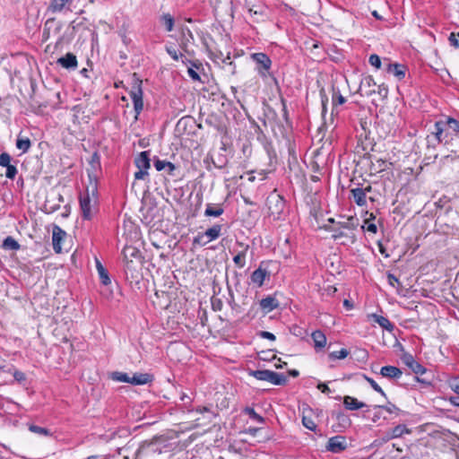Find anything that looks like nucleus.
I'll list each match as a JSON object with an SVG mask.
<instances>
[{
    "instance_id": "nucleus-18",
    "label": "nucleus",
    "mask_w": 459,
    "mask_h": 459,
    "mask_svg": "<svg viewBox=\"0 0 459 459\" xmlns=\"http://www.w3.org/2000/svg\"><path fill=\"white\" fill-rule=\"evenodd\" d=\"M152 376L147 373H136L130 377V384L132 385H145L152 382Z\"/></svg>"
},
{
    "instance_id": "nucleus-7",
    "label": "nucleus",
    "mask_w": 459,
    "mask_h": 459,
    "mask_svg": "<svg viewBox=\"0 0 459 459\" xmlns=\"http://www.w3.org/2000/svg\"><path fill=\"white\" fill-rule=\"evenodd\" d=\"M347 448L346 438L342 436H335L329 438L326 449L332 453H340Z\"/></svg>"
},
{
    "instance_id": "nucleus-47",
    "label": "nucleus",
    "mask_w": 459,
    "mask_h": 459,
    "mask_svg": "<svg viewBox=\"0 0 459 459\" xmlns=\"http://www.w3.org/2000/svg\"><path fill=\"white\" fill-rule=\"evenodd\" d=\"M194 243H196V244H199V245L204 246V245L208 244L209 242H208V241H207V239L204 238V233H203V234H199L198 236H196V237L194 238Z\"/></svg>"
},
{
    "instance_id": "nucleus-4",
    "label": "nucleus",
    "mask_w": 459,
    "mask_h": 459,
    "mask_svg": "<svg viewBox=\"0 0 459 459\" xmlns=\"http://www.w3.org/2000/svg\"><path fill=\"white\" fill-rule=\"evenodd\" d=\"M130 97L134 102V109L136 113L135 118H137V116L143 108L142 81L138 78H134Z\"/></svg>"
},
{
    "instance_id": "nucleus-20",
    "label": "nucleus",
    "mask_w": 459,
    "mask_h": 459,
    "mask_svg": "<svg viewBox=\"0 0 459 459\" xmlns=\"http://www.w3.org/2000/svg\"><path fill=\"white\" fill-rule=\"evenodd\" d=\"M449 387L455 393L456 395L451 396L449 401L455 406H459V377L451 379L448 382Z\"/></svg>"
},
{
    "instance_id": "nucleus-36",
    "label": "nucleus",
    "mask_w": 459,
    "mask_h": 459,
    "mask_svg": "<svg viewBox=\"0 0 459 459\" xmlns=\"http://www.w3.org/2000/svg\"><path fill=\"white\" fill-rule=\"evenodd\" d=\"M349 355V351L346 349H342L338 351H333L329 354L331 359H342Z\"/></svg>"
},
{
    "instance_id": "nucleus-46",
    "label": "nucleus",
    "mask_w": 459,
    "mask_h": 459,
    "mask_svg": "<svg viewBox=\"0 0 459 459\" xmlns=\"http://www.w3.org/2000/svg\"><path fill=\"white\" fill-rule=\"evenodd\" d=\"M187 73L188 75L192 78V80L201 82L200 75L193 67H189Z\"/></svg>"
},
{
    "instance_id": "nucleus-16",
    "label": "nucleus",
    "mask_w": 459,
    "mask_h": 459,
    "mask_svg": "<svg viewBox=\"0 0 459 459\" xmlns=\"http://www.w3.org/2000/svg\"><path fill=\"white\" fill-rule=\"evenodd\" d=\"M343 404L346 409L351 411L359 410L366 406L364 403L359 402L356 398L349 395L343 397Z\"/></svg>"
},
{
    "instance_id": "nucleus-43",
    "label": "nucleus",
    "mask_w": 459,
    "mask_h": 459,
    "mask_svg": "<svg viewBox=\"0 0 459 459\" xmlns=\"http://www.w3.org/2000/svg\"><path fill=\"white\" fill-rule=\"evenodd\" d=\"M17 174V169L14 165L11 164L6 167L5 177L10 179H13Z\"/></svg>"
},
{
    "instance_id": "nucleus-24",
    "label": "nucleus",
    "mask_w": 459,
    "mask_h": 459,
    "mask_svg": "<svg viewBox=\"0 0 459 459\" xmlns=\"http://www.w3.org/2000/svg\"><path fill=\"white\" fill-rule=\"evenodd\" d=\"M221 225L216 224L212 226V228L208 229L204 233V238L207 239L208 242H211L212 240H214L218 238L221 235Z\"/></svg>"
},
{
    "instance_id": "nucleus-27",
    "label": "nucleus",
    "mask_w": 459,
    "mask_h": 459,
    "mask_svg": "<svg viewBox=\"0 0 459 459\" xmlns=\"http://www.w3.org/2000/svg\"><path fill=\"white\" fill-rule=\"evenodd\" d=\"M96 268L99 273V277L101 281V282L104 285H108L110 283V279L108 273V271L104 268V266L101 264L100 261H96Z\"/></svg>"
},
{
    "instance_id": "nucleus-57",
    "label": "nucleus",
    "mask_w": 459,
    "mask_h": 459,
    "mask_svg": "<svg viewBox=\"0 0 459 459\" xmlns=\"http://www.w3.org/2000/svg\"><path fill=\"white\" fill-rule=\"evenodd\" d=\"M153 442H154V439H153L152 441L149 442V443L144 442L143 444H142V445H141V446L138 448V450H137V452H136V457H137V456L139 455V454H140V453L144 449V447H145L146 446H149L152 445V444H153Z\"/></svg>"
},
{
    "instance_id": "nucleus-26",
    "label": "nucleus",
    "mask_w": 459,
    "mask_h": 459,
    "mask_svg": "<svg viewBox=\"0 0 459 459\" xmlns=\"http://www.w3.org/2000/svg\"><path fill=\"white\" fill-rule=\"evenodd\" d=\"M252 57L258 65H261V66L264 70H268L270 68L271 60L265 54L255 53V54H253Z\"/></svg>"
},
{
    "instance_id": "nucleus-39",
    "label": "nucleus",
    "mask_w": 459,
    "mask_h": 459,
    "mask_svg": "<svg viewBox=\"0 0 459 459\" xmlns=\"http://www.w3.org/2000/svg\"><path fill=\"white\" fill-rule=\"evenodd\" d=\"M302 423L304 425L305 428H307V429H310V430H316V424L314 422V420L307 417V416H303L302 418Z\"/></svg>"
},
{
    "instance_id": "nucleus-6",
    "label": "nucleus",
    "mask_w": 459,
    "mask_h": 459,
    "mask_svg": "<svg viewBox=\"0 0 459 459\" xmlns=\"http://www.w3.org/2000/svg\"><path fill=\"white\" fill-rule=\"evenodd\" d=\"M123 259L126 271L135 270L134 261H139L141 258L140 251L132 246H126L123 249Z\"/></svg>"
},
{
    "instance_id": "nucleus-31",
    "label": "nucleus",
    "mask_w": 459,
    "mask_h": 459,
    "mask_svg": "<svg viewBox=\"0 0 459 459\" xmlns=\"http://www.w3.org/2000/svg\"><path fill=\"white\" fill-rule=\"evenodd\" d=\"M31 143L29 138H18L16 141L17 149L22 151V152H26L29 151Z\"/></svg>"
},
{
    "instance_id": "nucleus-28",
    "label": "nucleus",
    "mask_w": 459,
    "mask_h": 459,
    "mask_svg": "<svg viewBox=\"0 0 459 459\" xmlns=\"http://www.w3.org/2000/svg\"><path fill=\"white\" fill-rule=\"evenodd\" d=\"M371 316L374 318V321L377 323L381 327L386 330H393L394 325L385 316H378L376 314L371 315Z\"/></svg>"
},
{
    "instance_id": "nucleus-33",
    "label": "nucleus",
    "mask_w": 459,
    "mask_h": 459,
    "mask_svg": "<svg viewBox=\"0 0 459 459\" xmlns=\"http://www.w3.org/2000/svg\"><path fill=\"white\" fill-rule=\"evenodd\" d=\"M223 213V209L221 207L213 208L211 204H208L204 214L205 216L219 217Z\"/></svg>"
},
{
    "instance_id": "nucleus-25",
    "label": "nucleus",
    "mask_w": 459,
    "mask_h": 459,
    "mask_svg": "<svg viewBox=\"0 0 459 459\" xmlns=\"http://www.w3.org/2000/svg\"><path fill=\"white\" fill-rule=\"evenodd\" d=\"M312 339L316 348H324L326 345V337L322 331H315L312 333Z\"/></svg>"
},
{
    "instance_id": "nucleus-58",
    "label": "nucleus",
    "mask_w": 459,
    "mask_h": 459,
    "mask_svg": "<svg viewBox=\"0 0 459 459\" xmlns=\"http://www.w3.org/2000/svg\"><path fill=\"white\" fill-rule=\"evenodd\" d=\"M445 160H446V161H447V162H448V161H455V162H459V154H458L457 156H455V157H451V156H449V155H446V156L445 157Z\"/></svg>"
},
{
    "instance_id": "nucleus-14",
    "label": "nucleus",
    "mask_w": 459,
    "mask_h": 459,
    "mask_svg": "<svg viewBox=\"0 0 459 459\" xmlns=\"http://www.w3.org/2000/svg\"><path fill=\"white\" fill-rule=\"evenodd\" d=\"M374 86H376L374 79L371 76H368L361 81L359 91L362 94L370 95L372 92H375Z\"/></svg>"
},
{
    "instance_id": "nucleus-13",
    "label": "nucleus",
    "mask_w": 459,
    "mask_h": 459,
    "mask_svg": "<svg viewBox=\"0 0 459 459\" xmlns=\"http://www.w3.org/2000/svg\"><path fill=\"white\" fill-rule=\"evenodd\" d=\"M380 374L384 377L394 379V378H399L403 373L400 368H398L394 366H385L381 368Z\"/></svg>"
},
{
    "instance_id": "nucleus-49",
    "label": "nucleus",
    "mask_w": 459,
    "mask_h": 459,
    "mask_svg": "<svg viewBox=\"0 0 459 459\" xmlns=\"http://www.w3.org/2000/svg\"><path fill=\"white\" fill-rule=\"evenodd\" d=\"M259 335L262 338L268 339L270 341H274L275 340V335L273 333H270V332H267V331L260 332Z\"/></svg>"
},
{
    "instance_id": "nucleus-56",
    "label": "nucleus",
    "mask_w": 459,
    "mask_h": 459,
    "mask_svg": "<svg viewBox=\"0 0 459 459\" xmlns=\"http://www.w3.org/2000/svg\"><path fill=\"white\" fill-rule=\"evenodd\" d=\"M345 102V98L339 94L338 96L333 97V103H338L340 105L343 104Z\"/></svg>"
},
{
    "instance_id": "nucleus-55",
    "label": "nucleus",
    "mask_w": 459,
    "mask_h": 459,
    "mask_svg": "<svg viewBox=\"0 0 459 459\" xmlns=\"http://www.w3.org/2000/svg\"><path fill=\"white\" fill-rule=\"evenodd\" d=\"M273 199H275L276 207L278 208L277 212H279L280 210H281V208L283 206V200L279 195L273 197Z\"/></svg>"
},
{
    "instance_id": "nucleus-42",
    "label": "nucleus",
    "mask_w": 459,
    "mask_h": 459,
    "mask_svg": "<svg viewBox=\"0 0 459 459\" xmlns=\"http://www.w3.org/2000/svg\"><path fill=\"white\" fill-rule=\"evenodd\" d=\"M29 429L31 432H34V433H37V434L45 435V436L49 435V430L48 429H47L45 428H41V427L36 426V425H30Z\"/></svg>"
},
{
    "instance_id": "nucleus-3",
    "label": "nucleus",
    "mask_w": 459,
    "mask_h": 459,
    "mask_svg": "<svg viewBox=\"0 0 459 459\" xmlns=\"http://www.w3.org/2000/svg\"><path fill=\"white\" fill-rule=\"evenodd\" d=\"M250 375L258 380L267 381L277 385H284L288 381L284 375L271 370H255L251 371Z\"/></svg>"
},
{
    "instance_id": "nucleus-40",
    "label": "nucleus",
    "mask_w": 459,
    "mask_h": 459,
    "mask_svg": "<svg viewBox=\"0 0 459 459\" xmlns=\"http://www.w3.org/2000/svg\"><path fill=\"white\" fill-rule=\"evenodd\" d=\"M11 156L7 152H3L0 154V166L1 167H8L11 165Z\"/></svg>"
},
{
    "instance_id": "nucleus-52",
    "label": "nucleus",
    "mask_w": 459,
    "mask_h": 459,
    "mask_svg": "<svg viewBox=\"0 0 459 459\" xmlns=\"http://www.w3.org/2000/svg\"><path fill=\"white\" fill-rule=\"evenodd\" d=\"M167 52L174 60H178V55L176 49L172 48H167Z\"/></svg>"
},
{
    "instance_id": "nucleus-15",
    "label": "nucleus",
    "mask_w": 459,
    "mask_h": 459,
    "mask_svg": "<svg viewBox=\"0 0 459 459\" xmlns=\"http://www.w3.org/2000/svg\"><path fill=\"white\" fill-rule=\"evenodd\" d=\"M194 40L193 33L187 27L181 29L180 45L185 51H188V44Z\"/></svg>"
},
{
    "instance_id": "nucleus-37",
    "label": "nucleus",
    "mask_w": 459,
    "mask_h": 459,
    "mask_svg": "<svg viewBox=\"0 0 459 459\" xmlns=\"http://www.w3.org/2000/svg\"><path fill=\"white\" fill-rule=\"evenodd\" d=\"M244 412L247 413L253 420L261 423L264 422V418L261 415L257 414L253 408L246 407L244 409Z\"/></svg>"
},
{
    "instance_id": "nucleus-48",
    "label": "nucleus",
    "mask_w": 459,
    "mask_h": 459,
    "mask_svg": "<svg viewBox=\"0 0 459 459\" xmlns=\"http://www.w3.org/2000/svg\"><path fill=\"white\" fill-rule=\"evenodd\" d=\"M449 42L452 46L456 48H459V40L456 38V34L452 32L449 36Z\"/></svg>"
},
{
    "instance_id": "nucleus-11",
    "label": "nucleus",
    "mask_w": 459,
    "mask_h": 459,
    "mask_svg": "<svg viewBox=\"0 0 459 459\" xmlns=\"http://www.w3.org/2000/svg\"><path fill=\"white\" fill-rule=\"evenodd\" d=\"M238 245L239 246L240 250H238L233 257V262L238 268H243L246 264L245 257L247 250L249 249V246L243 243H238Z\"/></svg>"
},
{
    "instance_id": "nucleus-53",
    "label": "nucleus",
    "mask_w": 459,
    "mask_h": 459,
    "mask_svg": "<svg viewBox=\"0 0 459 459\" xmlns=\"http://www.w3.org/2000/svg\"><path fill=\"white\" fill-rule=\"evenodd\" d=\"M365 223L367 224V227H366L367 231H369V232H372V233H376L377 232V226H376V224L368 223V221H366Z\"/></svg>"
},
{
    "instance_id": "nucleus-2",
    "label": "nucleus",
    "mask_w": 459,
    "mask_h": 459,
    "mask_svg": "<svg viewBox=\"0 0 459 459\" xmlns=\"http://www.w3.org/2000/svg\"><path fill=\"white\" fill-rule=\"evenodd\" d=\"M95 188L92 189L91 194L87 190L80 196L82 214L86 220L91 219L96 210L97 198L95 196Z\"/></svg>"
},
{
    "instance_id": "nucleus-62",
    "label": "nucleus",
    "mask_w": 459,
    "mask_h": 459,
    "mask_svg": "<svg viewBox=\"0 0 459 459\" xmlns=\"http://www.w3.org/2000/svg\"><path fill=\"white\" fill-rule=\"evenodd\" d=\"M378 247H379V251L382 255H385V256H388L387 254H385V247H383V245L381 243L378 244Z\"/></svg>"
},
{
    "instance_id": "nucleus-38",
    "label": "nucleus",
    "mask_w": 459,
    "mask_h": 459,
    "mask_svg": "<svg viewBox=\"0 0 459 459\" xmlns=\"http://www.w3.org/2000/svg\"><path fill=\"white\" fill-rule=\"evenodd\" d=\"M162 20L164 21V23H165V26H166V30L168 31H171L173 30V27H174V19H173V17L170 14H169V13L163 14Z\"/></svg>"
},
{
    "instance_id": "nucleus-41",
    "label": "nucleus",
    "mask_w": 459,
    "mask_h": 459,
    "mask_svg": "<svg viewBox=\"0 0 459 459\" xmlns=\"http://www.w3.org/2000/svg\"><path fill=\"white\" fill-rule=\"evenodd\" d=\"M364 378L369 383V385L372 386V388L379 393L380 394L382 395H385V392L383 391V389L376 383V381L367 376H364Z\"/></svg>"
},
{
    "instance_id": "nucleus-8",
    "label": "nucleus",
    "mask_w": 459,
    "mask_h": 459,
    "mask_svg": "<svg viewBox=\"0 0 459 459\" xmlns=\"http://www.w3.org/2000/svg\"><path fill=\"white\" fill-rule=\"evenodd\" d=\"M403 362L410 368L416 375H422L425 372V368L414 358L408 353H405L402 357Z\"/></svg>"
},
{
    "instance_id": "nucleus-63",
    "label": "nucleus",
    "mask_w": 459,
    "mask_h": 459,
    "mask_svg": "<svg viewBox=\"0 0 459 459\" xmlns=\"http://www.w3.org/2000/svg\"><path fill=\"white\" fill-rule=\"evenodd\" d=\"M372 15H373L376 19H377V20H382V19H383V17H382L381 15H379V13H378L377 11H373V12H372Z\"/></svg>"
},
{
    "instance_id": "nucleus-59",
    "label": "nucleus",
    "mask_w": 459,
    "mask_h": 459,
    "mask_svg": "<svg viewBox=\"0 0 459 459\" xmlns=\"http://www.w3.org/2000/svg\"><path fill=\"white\" fill-rule=\"evenodd\" d=\"M343 306H344L346 308H348V309H351V308H352V307H353V306H352V303H351L350 300H348V299H345V300L343 301Z\"/></svg>"
},
{
    "instance_id": "nucleus-61",
    "label": "nucleus",
    "mask_w": 459,
    "mask_h": 459,
    "mask_svg": "<svg viewBox=\"0 0 459 459\" xmlns=\"http://www.w3.org/2000/svg\"><path fill=\"white\" fill-rule=\"evenodd\" d=\"M91 163H99V156L98 154L95 152L93 153L92 157H91Z\"/></svg>"
},
{
    "instance_id": "nucleus-45",
    "label": "nucleus",
    "mask_w": 459,
    "mask_h": 459,
    "mask_svg": "<svg viewBox=\"0 0 459 459\" xmlns=\"http://www.w3.org/2000/svg\"><path fill=\"white\" fill-rule=\"evenodd\" d=\"M342 229H340L339 226H336L335 228H333L332 230L333 231V238L334 239H338L342 237H344L346 236V234L342 230Z\"/></svg>"
},
{
    "instance_id": "nucleus-32",
    "label": "nucleus",
    "mask_w": 459,
    "mask_h": 459,
    "mask_svg": "<svg viewBox=\"0 0 459 459\" xmlns=\"http://www.w3.org/2000/svg\"><path fill=\"white\" fill-rule=\"evenodd\" d=\"M388 70L390 73L394 74V75H395L399 79L404 77L405 73L403 70V66L398 64L389 65Z\"/></svg>"
},
{
    "instance_id": "nucleus-22",
    "label": "nucleus",
    "mask_w": 459,
    "mask_h": 459,
    "mask_svg": "<svg viewBox=\"0 0 459 459\" xmlns=\"http://www.w3.org/2000/svg\"><path fill=\"white\" fill-rule=\"evenodd\" d=\"M410 433L411 430L405 425L400 424L388 431V437L397 438Z\"/></svg>"
},
{
    "instance_id": "nucleus-19",
    "label": "nucleus",
    "mask_w": 459,
    "mask_h": 459,
    "mask_svg": "<svg viewBox=\"0 0 459 459\" xmlns=\"http://www.w3.org/2000/svg\"><path fill=\"white\" fill-rule=\"evenodd\" d=\"M358 225L359 219L352 216L346 218L344 221H340L337 222V226H339L340 229L348 230H352L356 229Z\"/></svg>"
},
{
    "instance_id": "nucleus-9",
    "label": "nucleus",
    "mask_w": 459,
    "mask_h": 459,
    "mask_svg": "<svg viewBox=\"0 0 459 459\" xmlns=\"http://www.w3.org/2000/svg\"><path fill=\"white\" fill-rule=\"evenodd\" d=\"M56 63L68 70H74L77 67V58L73 53H67L57 59Z\"/></svg>"
},
{
    "instance_id": "nucleus-29",
    "label": "nucleus",
    "mask_w": 459,
    "mask_h": 459,
    "mask_svg": "<svg viewBox=\"0 0 459 459\" xmlns=\"http://www.w3.org/2000/svg\"><path fill=\"white\" fill-rule=\"evenodd\" d=\"M260 306L263 309L271 311L273 308H275L278 306V304H277V301L275 300V299H273L272 297H267L265 299H263L260 301Z\"/></svg>"
},
{
    "instance_id": "nucleus-5",
    "label": "nucleus",
    "mask_w": 459,
    "mask_h": 459,
    "mask_svg": "<svg viewBox=\"0 0 459 459\" xmlns=\"http://www.w3.org/2000/svg\"><path fill=\"white\" fill-rule=\"evenodd\" d=\"M135 165L138 171L134 173L135 179H143L148 175V169L151 167L149 152H142L135 159Z\"/></svg>"
},
{
    "instance_id": "nucleus-34",
    "label": "nucleus",
    "mask_w": 459,
    "mask_h": 459,
    "mask_svg": "<svg viewBox=\"0 0 459 459\" xmlns=\"http://www.w3.org/2000/svg\"><path fill=\"white\" fill-rule=\"evenodd\" d=\"M377 408H381L385 410L386 412H388L391 415H394V417H397L401 413V410L397 408L394 404L389 403L385 406H377Z\"/></svg>"
},
{
    "instance_id": "nucleus-51",
    "label": "nucleus",
    "mask_w": 459,
    "mask_h": 459,
    "mask_svg": "<svg viewBox=\"0 0 459 459\" xmlns=\"http://www.w3.org/2000/svg\"><path fill=\"white\" fill-rule=\"evenodd\" d=\"M387 279L389 284L393 287H395V283L400 284L399 280L392 273H388Z\"/></svg>"
},
{
    "instance_id": "nucleus-64",
    "label": "nucleus",
    "mask_w": 459,
    "mask_h": 459,
    "mask_svg": "<svg viewBox=\"0 0 459 459\" xmlns=\"http://www.w3.org/2000/svg\"><path fill=\"white\" fill-rule=\"evenodd\" d=\"M362 190L365 191V195H367V193H370L372 191L371 186H368L365 188H362Z\"/></svg>"
},
{
    "instance_id": "nucleus-54",
    "label": "nucleus",
    "mask_w": 459,
    "mask_h": 459,
    "mask_svg": "<svg viewBox=\"0 0 459 459\" xmlns=\"http://www.w3.org/2000/svg\"><path fill=\"white\" fill-rule=\"evenodd\" d=\"M317 388L322 392V393H325V394H328L330 393V388L327 386V385L324 384V383H319L317 385Z\"/></svg>"
},
{
    "instance_id": "nucleus-1",
    "label": "nucleus",
    "mask_w": 459,
    "mask_h": 459,
    "mask_svg": "<svg viewBox=\"0 0 459 459\" xmlns=\"http://www.w3.org/2000/svg\"><path fill=\"white\" fill-rule=\"evenodd\" d=\"M459 121L447 117L435 123V131L427 137L428 146H435L436 143H444L448 151L459 152V148H454V142L459 143Z\"/></svg>"
},
{
    "instance_id": "nucleus-35",
    "label": "nucleus",
    "mask_w": 459,
    "mask_h": 459,
    "mask_svg": "<svg viewBox=\"0 0 459 459\" xmlns=\"http://www.w3.org/2000/svg\"><path fill=\"white\" fill-rule=\"evenodd\" d=\"M111 378L115 381L130 383V377L127 374L123 372H113Z\"/></svg>"
},
{
    "instance_id": "nucleus-21",
    "label": "nucleus",
    "mask_w": 459,
    "mask_h": 459,
    "mask_svg": "<svg viewBox=\"0 0 459 459\" xmlns=\"http://www.w3.org/2000/svg\"><path fill=\"white\" fill-rule=\"evenodd\" d=\"M266 275H267L266 270L258 268L252 273L251 281L253 283L256 284L258 287H261L264 281Z\"/></svg>"
},
{
    "instance_id": "nucleus-17",
    "label": "nucleus",
    "mask_w": 459,
    "mask_h": 459,
    "mask_svg": "<svg viewBox=\"0 0 459 459\" xmlns=\"http://www.w3.org/2000/svg\"><path fill=\"white\" fill-rule=\"evenodd\" d=\"M351 194L354 202L359 206H365L367 204V195H365V191L362 188H352L351 190Z\"/></svg>"
},
{
    "instance_id": "nucleus-44",
    "label": "nucleus",
    "mask_w": 459,
    "mask_h": 459,
    "mask_svg": "<svg viewBox=\"0 0 459 459\" xmlns=\"http://www.w3.org/2000/svg\"><path fill=\"white\" fill-rule=\"evenodd\" d=\"M369 64L372 65V66H375L376 68H379L381 66V60L379 58V56L377 55H371L369 56Z\"/></svg>"
},
{
    "instance_id": "nucleus-60",
    "label": "nucleus",
    "mask_w": 459,
    "mask_h": 459,
    "mask_svg": "<svg viewBox=\"0 0 459 459\" xmlns=\"http://www.w3.org/2000/svg\"><path fill=\"white\" fill-rule=\"evenodd\" d=\"M258 431V429L256 428H249L247 432L255 436L256 434V432Z\"/></svg>"
},
{
    "instance_id": "nucleus-12",
    "label": "nucleus",
    "mask_w": 459,
    "mask_h": 459,
    "mask_svg": "<svg viewBox=\"0 0 459 459\" xmlns=\"http://www.w3.org/2000/svg\"><path fill=\"white\" fill-rule=\"evenodd\" d=\"M74 0H51L48 11L52 13L62 12L66 6H69Z\"/></svg>"
},
{
    "instance_id": "nucleus-23",
    "label": "nucleus",
    "mask_w": 459,
    "mask_h": 459,
    "mask_svg": "<svg viewBox=\"0 0 459 459\" xmlns=\"http://www.w3.org/2000/svg\"><path fill=\"white\" fill-rule=\"evenodd\" d=\"M154 167L158 171L167 169L169 175H173V171L176 169V167L173 163L160 160H156L154 161Z\"/></svg>"
},
{
    "instance_id": "nucleus-10",
    "label": "nucleus",
    "mask_w": 459,
    "mask_h": 459,
    "mask_svg": "<svg viewBox=\"0 0 459 459\" xmlns=\"http://www.w3.org/2000/svg\"><path fill=\"white\" fill-rule=\"evenodd\" d=\"M66 236L65 231L56 226L53 230L52 242L53 248L56 253L62 251L61 241Z\"/></svg>"
},
{
    "instance_id": "nucleus-30",
    "label": "nucleus",
    "mask_w": 459,
    "mask_h": 459,
    "mask_svg": "<svg viewBox=\"0 0 459 459\" xmlns=\"http://www.w3.org/2000/svg\"><path fill=\"white\" fill-rule=\"evenodd\" d=\"M3 247L7 250H18L20 244L12 237H7L3 242Z\"/></svg>"
},
{
    "instance_id": "nucleus-50",
    "label": "nucleus",
    "mask_w": 459,
    "mask_h": 459,
    "mask_svg": "<svg viewBox=\"0 0 459 459\" xmlns=\"http://www.w3.org/2000/svg\"><path fill=\"white\" fill-rule=\"evenodd\" d=\"M13 377L15 378L16 381L18 382H22L25 380V374L22 371H18V370H15L14 373H13Z\"/></svg>"
}]
</instances>
